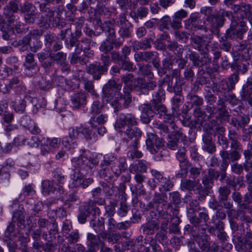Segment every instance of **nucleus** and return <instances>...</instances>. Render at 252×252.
<instances>
[{"label": "nucleus", "mask_w": 252, "mask_h": 252, "mask_svg": "<svg viewBox=\"0 0 252 252\" xmlns=\"http://www.w3.org/2000/svg\"><path fill=\"white\" fill-rule=\"evenodd\" d=\"M220 156L222 159L221 163L228 166L230 162H235L239 160L241 155L237 150H232L231 151L225 149L220 152Z\"/></svg>", "instance_id": "aec40b11"}, {"label": "nucleus", "mask_w": 252, "mask_h": 252, "mask_svg": "<svg viewBox=\"0 0 252 252\" xmlns=\"http://www.w3.org/2000/svg\"><path fill=\"white\" fill-rule=\"evenodd\" d=\"M107 118V115L105 114H101L96 118L93 116L90 119L89 124L92 128H96L97 127L96 123L103 125L106 122Z\"/></svg>", "instance_id": "8fccbe9b"}, {"label": "nucleus", "mask_w": 252, "mask_h": 252, "mask_svg": "<svg viewBox=\"0 0 252 252\" xmlns=\"http://www.w3.org/2000/svg\"><path fill=\"white\" fill-rule=\"evenodd\" d=\"M224 127L215 119L205 123L203 126V130L206 132L205 134L211 135L212 133H214V135H216L218 132Z\"/></svg>", "instance_id": "cd10ccee"}, {"label": "nucleus", "mask_w": 252, "mask_h": 252, "mask_svg": "<svg viewBox=\"0 0 252 252\" xmlns=\"http://www.w3.org/2000/svg\"><path fill=\"white\" fill-rule=\"evenodd\" d=\"M90 226L96 232L105 230V219L102 217L92 219L90 221Z\"/></svg>", "instance_id": "f704fd0d"}, {"label": "nucleus", "mask_w": 252, "mask_h": 252, "mask_svg": "<svg viewBox=\"0 0 252 252\" xmlns=\"http://www.w3.org/2000/svg\"><path fill=\"white\" fill-rule=\"evenodd\" d=\"M109 65L108 62H105L103 64L99 63L90 64L86 66L87 72L93 75L94 80H99L102 75L104 74L108 70V66Z\"/></svg>", "instance_id": "9d476101"}, {"label": "nucleus", "mask_w": 252, "mask_h": 252, "mask_svg": "<svg viewBox=\"0 0 252 252\" xmlns=\"http://www.w3.org/2000/svg\"><path fill=\"white\" fill-rule=\"evenodd\" d=\"M104 106L103 102L98 100H94L91 105L90 113L92 114L98 115L101 112Z\"/></svg>", "instance_id": "0e129e2a"}, {"label": "nucleus", "mask_w": 252, "mask_h": 252, "mask_svg": "<svg viewBox=\"0 0 252 252\" xmlns=\"http://www.w3.org/2000/svg\"><path fill=\"white\" fill-rule=\"evenodd\" d=\"M95 42L86 38H83L80 42L73 38L70 40V45L71 47L76 46V47H79L80 46V47H83L85 46L86 47H90L91 46H95Z\"/></svg>", "instance_id": "e433bc0d"}, {"label": "nucleus", "mask_w": 252, "mask_h": 252, "mask_svg": "<svg viewBox=\"0 0 252 252\" xmlns=\"http://www.w3.org/2000/svg\"><path fill=\"white\" fill-rule=\"evenodd\" d=\"M225 128L224 127L218 132L216 135H217L218 144L221 146L223 148L227 149L229 145V142L227 138L225 135Z\"/></svg>", "instance_id": "5fc2aeb1"}, {"label": "nucleus", "mask_w": 252, "mask_h": 252, "mask_svg": "<svg viewBox=\"0 0 252 252\" xmlns=\"http://www.w3.org/2000/svg\"><path fill=\"white\" fill-rule=\"evenodd\" d=\"M122 81L126 85L123 88L124 94L121 92L122 84L118 83L114 79H110L102 87V98L110 103L113 108L114 112L117 113L122 108L119 100L123 99V105L125 108H127L132 101V96L130 92L132 90L129 88V85H133L134 78L132 73H127L121 77Z\"/></svg>", "instance_id": "f257e3e1"}, {"label": "nucleus", "mask_w": 252, "mask_h": 252, "mask_svg": "<svg viewBox=\"0 0 252 252\" xmlns=\"http://www.w3.org/2000/svg\"><path fill=\"white\" fill-rule=\"evenodd\" d=\"M231 198L233 201L238 204L240 209H243L247 210L248 209V206L245 203H242L243 196L242 194L236 190H234L231 194Z\"/></svg>", "instance_id": "864d4df0"}, {"label": "nucleus", "mask_w": 252, "mask_h": 252, "mask_svg": "<svg viewBox=\"0 0 252 252\" xmlns=\"http://www.w3.org/2000/svg\"><path fill=\"white\" fill-rule=\"evenodd\" d=\"M154 45L157 47H175L177 46L175 42H173L169 35L166 33L159 35V38L155 42Z\"/></svg>", "instance_id": "c85d7f7f"}, {"label": "nucleus", "mask_w": 252, "mask_h": 252, "mask_svg": "<svg viewBox=\"0 0 252 252\" xmlns=\"http://www.w3.org/2000/svg\"><path fill=\"white\" fill-rule=\"evenodd\" d=\"M216 236L218 240L221 244V249L222 250L229 252L232 249V245L230 243L226 242L228 236L224 230L217 231Z\"/></svg>", "instance_id": "72a5a7b5"}, {"label": "nucleus", "mask_w": 252, "mask_h": 252, "mask_svg": "<svg viewBox=\"0 0 252 252\" xmlns=\"http://www.w3.org/2000/svg\"><path fill=\"white\" fill-rule=\"evenodd\" d=\"M187 137L184 134L180 129H177L176 130L171 132L170 134L168 135V141L167 142V147L171 150H175L178 147L180 139L185 140Z\"/></svg>", "instance_id": "2eb2a0df"}, {"label": "nucleus", "mask_w": 252, "mask_h": 252, "mask_svg": "<svg viewBox=\"0 0 252 252\" xmlns=\"http://www.w3.org/2000/svg\"><path fill=\"white\" fill-rule=\"evenodd\" d=\"M201 21L199 19L198 13H194L190 14L189 17L185 21V27L189 30H192L193 29H203V26L199 25Z\"/></svg>", "instance_id": "b1692460"}, {"label": "nucleus", "mask_w": 252, "mask_h": 252, "mask_svg": "<svg viewBox=\"0 0 252 252\" xmlns=\"http://www.w3.org/2000/svg\"><path fill=\"white\" fill-rule=\"evenodd\" d=\"M37 224L39 229H41L46 227L50 224H52V228L49 231L50 235L53 234H55L58 232V223L54 218L51 219V220L39 217L37 221Z\"/></svg>", "instance_id": "c756f323"}, {"label": "nucleus", "mask_w": 252, "mask_h": 252, "mask_svg": "<svg viewBox=\"0 0 252 252\" xmlns=\"http://www.w3.org/2000/svg\"><path fill=\"white\" fill-rule=\"evenodd\" d=\"M122 142L125 146H136V143H138L139 138L141 136L142 132L137 127L128 126L125 131H123Z\"/></svg>", "instance_id": "39448f33"}, {"label": "nucleus", "mask_w": 252, "mask_h": 252, "mask_svg": "<svg viewBox=\"0 0 252 252\" xmlns=\"http://www.w3.org/2000/svg\"><path fill=\"white\" fill-rule=\"evenodd\" d=\"M141 114L140 120L145 124H149L152 119L157 114V112L154 109L153 104L152 103H144L139 108Z\"/></svg>", "instance_id": "4468645a"}, {"label": "nucleus", "mask_w": 252, "mask_h": 252, "mask_svg": "<svg viewBox=\"0 0 252 252\" xmlns=\"http://www.w3.org/2000/svg\"><path fill=\"white\" fill-rule=\"evenodd\" d=\"M173 204L171 203H168L165 205V211L168 212V215L172 218H174L175 217H179V209L178 207L174 206Z\"/></svg>", "instance_id": "338daca9"}, {"label": "nucleus", "mask_w": 252, "mask_h": 252, "mask_svg": "<svg viewBox=\"0 0 252 252\" xmlns=\"http://www.w3.org/2000/svg\"><path fill=\"white\" fill-rule=\"evenodd\" d=\"M81 79L84 84V88L85 90L88 93H90L92 95L94 96L96 98L98 97L99 95L94 89V81L84 77H82Z\"/></svg>", "instance_id": "37998d69"}, {"label": "nucleus", "mask_w": 252, "mask_h": 252, "mask_svg": "<svg viewBox=\"0 0 252 252\" xmlns=\"http://www.w3.org/2000/svg\"><path fill=\"white\" fill-rule=\"evenodd\" d=\"M212 11V8L209 6H204L200 9V13L206 16L204 19V23L206 26H209L210 23H212L214 19Z\"/></svg>", "instance_id": "a18cd8bd"}, {"label": "nucleus", "mask_w": 252, "mask_h": 252, "mask_svg": "<svg viewBox=\"0 0 252 252\" xmlns=\"http://www.w3.org/2000/svg\"><path fill=\"white\" fill-rule=\"evenodd\" d=\"M248 28L244 21L238 23L235 20L231 21L230 28L227 30V35L230 37L243 38V34L247 32Z\"/></svg>", "instance_id": "9b49d317"}, {"label": "nucleus", "mask_w": 252, "mask_h": 252, "mask_svg": "<svg viewBox=\"0 0 252 252\" xmlns=\"http://www.w3.org/2000/svg\"><path fill=\"white\" fill-rule=\"evenodd\" d=\"M147 136L146 140L147 149L153 154L157 153L158 149L164 146L162 140L153 133H148Z\"/></svg>", "instance_id": "dca6fc26"}, {"label": "nucleus", "mask_w": 252, "mask_h": 252, "mask_svg": "<svg viewBox=\"0 0 252 252\" xmlns=\"http://www.w3.org/2000/svg\"><path fill=\"white\" fill-rule=\"evenodd\" d=\"M184 84L183 79L175 80V82L168 91L176 94H182V86Z\"/></svg>", "instance_id": "774afa93"}, {"label": "nucleus", "mask_w": 252, "mask_h": 252, "mask_svg": "<svg viewBox=\"0 0 252 252\" xmlns=\"http://www.w3.org/2000/svg\"><path fill=\"white\" fill-rule=\"evenodd\" d=\"M129 170L131 173L142 174L146 172L147 166L142 160H139L137 163L130 165Z\"/></svg>", "instance_id": "79ce46f5"}, {"label": "nucleus", "mask_w": 252, "mask_h": 252, "mask_svg": "<svg viewBox=\"0 0 252 252\" xmlns=\"http://www.w3.org/2000/svg\"><path fill=\"white\" fill-rule=\"evenodd\" d=\"M19 2L18 0L11 1L4 8L3 14L9 24H14L15 21L14 13L17 12L19 10Z\"/></svg>", "instance_id": "412c9836"}, {"label": "nucleus", "mask_w": 252, "mask_h": 252, "mask_svg": "<svg viewBox=\"0 0 252 252\" xmlns=\"http://www.w3.org/2000/svg\"><path fill=\"white\" fill-rule=\"evenodd\" d=\"M118 205L116 200L110 201L109 203L104 206L105 213L108 217H113L116 213V208Z\"/></svg>", "instance_id": "bf43d9fd"}, {"label": "nucleus", "mask_w": 252, "mask_h": 252, "mask_svg": "<svg viewBox=\"0 0 252 252\" xmlns=\"http://www.w3.org/2000/svg\"><path fill=\"white\" fill-rule=\"evenodd\" d=\"M232 242L238 252H245L247 251L246 242L244 240L242 234L233 235Z\"/></svg>", "instance_id": "473e14b6"}, {"label": "nucleus", "mask_w": 252, "mask_h": 252, "mask_svg": "<svg viewBox=\"0 0 252 252\" xmlns=\"http://www.w3.org/2000/svg\"><path fill=\"white\" fill-rule=\"evenodd\" d=\"M138 143H136V146H125L127 149H130L127 153V156L129 158L133 159L135 158H140L142 157V153L138 150Z\"/></svg>", "instance_id": "603ef678"}, {"label": "nucleus", "mask_w": 252, "mask_h": 252, "mask_svg": "<svg viewBox=\"0 0 252 252\" xmlns=\"http://www.w3.org/2000/svg\"><path fill=\"white\" fill-rule=\"evenodd\" d=\"M202 140L203 142L202 150L209 154H213L217 150L216 144L213 141L212 136L208 134H204L202 135Z\"/></svg>", "instance_id": "a878e982"}, {"label": "nucleus", "mask_w": 252, "mask_h": 252, "mask_svg": "<svg viewBox=\"0 0 252 252\" xmlns=\"http://www.w3.org/2000/svg\"><path fill=\"white\" fill-rule=\"evenodd\" d=\"M219 113L216 119L220 122H229L230 115L225 107H220L218 109Z\"/></svg>", "instance_id": "680f3d73"}, {"label": "nucleus", "mask_w": 252, "mask_h": 252, "mask_svg": "<svg viewBox=\"0 0 252 252\" xmlns=\"http://www.w3.org/2000/svg\"><path fill=\"white\" fill-rule=\"evenodd\" d=\"M40 9L42 12H47V15L49 17V22L52 24L53 26L59 25L61 21L60 12H55V11L47 8V4L45 3L40 4Z\"/></svg>", "instance_id": "5701e85b"}, {"label": "nucleus", "mask_w": 252, "mask_h": 252, "mask_svg": "<svg viewBox=\"0 0 252 252\" xmlns=\"http://www.w3.org/2000/svg\"><path fill=\"white\" fill-rule=\"evenodd\" d=\"M231 15V12L226 11L222 8L216 10L215 14H213L214 19L212 23H210L209 25L211 31L213 33H218L219 28L224 25L225 20V17L229 18Z\"/></svg>", "instance_id": "423d86ee"}, {"label": "nucleus", "mask_w": 252, "mask_h": 252, "mask_svg": "<svg viewBox=\"0 0 252 252\" xmlns=\"http://www.w3.org/2000/svg\"><path fill=\"white\" fill-rule=\"evenodd\" d=\"M194 189L195 188L198 194L199 200H204L207 196L212 192V188L208 184L207 182L202 177V183L203 186L200 183L199 179L194 180Z\"/></svg>", "instance_id": "a211bd4d"}, {"label": "nucleus", "mask_w": 252, "mask_h": 252, "mask_svg": "<svg viewBox=\"0 0 252 252\" xmlns=\"http://www.w3.org/2000/svg\"><path fill=\"white\" fill-rule=\"evenodd\" d=\"M250 122V117L249 115L238 114L237 115H234V116L232 117L229 124L237 129L241 128L243 131H245L247 130L246 126Z\"/></svg>", "instance_id": "6ab92c4d"}, {"label": "nucleus", "mask_w": 252, "mask_h": 252, "mask_svg": "<svg viewBox=\"0 0 252 252\" xmlns=\"http://www.w3.org/2000/svg\"><path fill=\"white\" fill-rule=\"evenodd\" d=\"M198 53H191L189 58L193 62L194 66L205 65L210 62L208 56V48H198Z\"/></svg>", "instance_id": "ddd939ff"}, {"label": "nucleus", "mask_w": 252, "mask_h": 252, "mask_svg": "<svg viewBox=\"0 0 252 252\" xmlns=\"http://www.w3.org/2000/svg\"><path fill=\"white\" fill-rule=\"evenodd\" d=\"M156 87L157 83L155 81L145 82L141 78H137L134 81L133 85H129L131 90L137 88L143 94H147L149 91L154 90Z\"/></svg>", "instance_id": "f8f14e48"}, {"label": "nucleus", "mask_w": 252, "mask_h": 252, "mask_svg": "<svg viewBox=\"0 0 252 252\" xmlns=\"http://www.w3.org/2000/svg\"><path fill=\"white\" fill-rule=\"evenodd\" d=\"M167 195L165 193L161 191V192H156L154 193L153 200L154 202L156 204L158 205L157 207L159 206V205L161 204L162 206H165L167 203Z\"/></svg>", "instance_id": "6e6d98bb"}, {"label": "nucleus", "mask_w": 252, "mask_h": 252, "mask_svg": "<svg viewBox=\"0 0 252 252\" xmlns=\"http://www.w3.org/2000/svg\"><path fill=\"white\" fill-rule=\"evenodd\" d=\"M153 56V52L149 51L137 52L134 55L137 62L147 61L152 59Z\"/></svg>", "instance_id": "052dcab7"}, {"label": "nucleus", "mask_w": 252, "mask_h": 252, "mask_svg": "<svg viewBox=\"0 0 252 252\" xmlns=\"http://www.w3.org/2000/svg\"><path fill=\"white\" fill-rule=\"evenodd\" d=\"M131 32V25L127 21L121 23V29L119 33L122 37H129Z\"/></svg>", "instance_id": "13d9d810"}, {"label": "nucleus", "mask_w": 252, "mask_h": 252, "mask_svg": "<svg viewBox=\"0 0 252 252\" xmlns=\"http://www.w3.org/2000/svg\"><path fill=\"white\" fill-rule=\"evenodd\" d=\"M251 87L243 86L240 95L244 101L248 102V104L252 107V92L251 91Z\"/></svg>", "instance_id": "3c124183"}, {"label": "nucleus", "mask_w": 252, "mask_h": 252, "mask_svg": "<svg viewBox=\"0 0 252 252\" xmlns=\"http://www.w3.org/2000/svg\"><path fill=\"white\" fill-rule=\"evenodd\" d=\"M91 194L94 200H96V202L99 205H104L106 203V200L102 196V189L100 187H97L91 191Z\"/></svg>", "instance_id": "49530a36"}, {"label": "nucleus", "mask_w": 252, "mask_h": 252, "mask_svg": "<svg viewBox=\"0 0 252 252\" xmlns=\"http://www.w3.org/2000/svg\"><path fill=\"white\" fill-rule=\"evenodd\" d=\"M65 239L68 244H73L78 242L80 239V235L78 230H75L69 232H66L64 235Z\"/></svg>", "instance_id": "e2e57ef3"}, {"label": "nucleus", "mask_w": 252, "mask_h": 252, "mask_svg": "<svg viewBox=\"0 0 252 252\" xmlns=\"http://www.w3.org/2000/svg\"><path fill=\"white\" fill-rule=\"evenodd\" d=\"M235 188L236 184L234 180H229L226 185L220 186L218 189V198L222 207L226 209H231L233 208V203L229 199L231 194L230 187Z\"/></svg>", "instance_id": "7ed1b4c3"}, {"label": "nucleus", "mask_w": 252, "mask_h": 252, "mask_svg": "<svg viewBox=\"0 0 252 252\" xmlns=\"http://www.w3.org/2000/svg\"><path fill=\"white\" fill-rule=\"evenodd\" d=\"M88 161V158L80 157L78 158H74L71 160L72 167L80 169L82 172H85V167L87 166L86 162Z\"/></svg>", "instance_id": "58836bf2"}, {"label": "nucleus", "mask_w": 252, "mask_h": 252, "mask_svg": "<svg viewBox=\"0 0 252 252\" xmlns=\"http://www.w3.org/2000/svg\"><path fill=\"white\" fill-rule=\"evenodd\" d=\"M154 98L151 100V103L153 104L154 109L157 112L159 117L164 116L166 119H170L171 114L167 113V109L162 102L165 99V93L163 89H160L153 95Z\"/></svg>", "instance_id": "f03ea898"}, {"label": "nucleus", "mask_w": 252, "mask_h": 252, "mask_svg": "<svg viewBox=\"0 0 252 252\" xmlns=\"http://www.w3.org/2000/svg\"><path fill=\"white\" fill-rule=\"evenodd\" d=\"M71 100L72 107L76 109L81 108L87 104V95L82 92L74 94L71 97Z\"/></svg>", "instance_id": "bb28decb"}, {"label": "nucleus", "mask_w": 252, "mask_h": 252, "mask_svg": "<svg viewBox=\"0 0 252 252\" xmlns=\"http://www.w3.org/2000/svg\"><path fill=\"white\" fill-rule=\"evenodd\" d=\"M248 64H249V63L247 61H245L244 63L241 62H235L231 64V68L235 70L236 71L235 73H238V74L240 73H244L247 71Z\"/></svg>", "instance_id": "4d7b16f0"}, {"label": "nucleus", "mask_w": 252, "mask_h": 252, "mask_svg": "<svg viewBox=\"0 0 252 252\" xmlns=\"http://www.w3.org/2000/svg\"><path fill=\"white\" fill-rule=\"evenodd\" d=\"M166 223L165 222H162L161 221L160 226H159L160 229L156 234L155 236V238L160 243H163L164 241L167 239V230Z\"/></svg>", "instance_id": "a19ab883"}, {"label": "nucleus", "mask_w": 252, "mask_h": 252, "mask_svg": "<svg viewBox=\"0 0 252 252\" xmlns=\"http://www.w3.org/2000/svg\"><path fill=\"white\" fill-rule=\"evenodd\" d=\"M138 123L135 116L131 113H122L119 115V119L115 124L116 129L122 132L125 126H136Z\"/></svg>", "instance_id": "1a4fd4ad"}, {"label": "nucleus", "mask_w": 252, "mask_h": 252, "mask_svg": "<svg viewBox=\"0 0 252 252\" xmlns=\"http://www.w3.org/2000/svg\"><path fill=\"white\" fill-rule=\"evenodd\" d=\"M208 175H205L203 178L207 182L208 184L213 188L214 185V180H217L219 179L220 171L215 169L210 168L208 170Z\"/></svg>", "instance_id": "4c0bfd02"}, {"label": "nucleus", "mask_w": 252, "mask_h": 252, "mask_svg": "<svg viewBox=\"0 0 252 252\" xmlns=\"http://www.w3.org/2000/svg\"><path fill=\"white\" fill-rule=\"evenodd\" d=\"M161 118L163 119V123L158 124L156 121L153 123V127L157 128L161 135H168L171 133L172 131L178 129L174 123V117L172 115L170 119H166L164 116H162L160 118Z\"/></svg>", "instance_id": "0eeeda50"}, {"label": "nucleus", "mask_w": 252, "mask_h": 252, "mask_svg": "<svg viewBox=\"0 0 252 252\" xmlns=\"http://www.w3.org/2000/svg\"><path fill=\"white\" fill-rule=\"evenodd\" d=\"M213 88H216L218 92L223 94V95L232 91L228 84L227 80H221L219 84L214 83Z\"/></svg>", "instance_id": "de8ad7c7"}, {"label": "nucleus", "mask_w": 252, "mask_h": 252, "mask_svg": "<svg viewBox=\"0 0 252 252\" xmlns=\"http://www.w3.org/2000/svg\"><path fill=\"white\" fill-rule=\"evenodd\" d=\"M26 67L25 74L29 77H32L36 75L39 70V68L35 63L32 64H25Z\"/></svg>", "instance_id": "69168bd1"}, {"label": "nucleus", "mask_w": 252, "mask_h": 252, "mask_svg": "<svg viewBox=\"0 0 252 252\" xmlns=\"http://www.w3.org/2000/svg\"><path fill=\"white\" fill-rule=\"evenodd\" d=\"M160 218L161 222H165L166 223L167 229L168 228L169 234H177L180 233V229L179 224L181 222L180 217L172 218L169 215L167 211H163L160 214Z\"/></svg>", "instance_id": "6e6552de"}, {"label": "nucleus", "mask_w": 252, "mask_h": 252, "mask_svg": "<svg viewBox=\"0 0 252 252\" xmlns=\"http://www.w3.org/2000/svg\"><path fill=\"white\" fill-rule=\"evenodd\" d=\"M192 43L197 47H207L209 46V42L207 37L194 36L191 38Z\"/></svg>", "instance_id": "09e8293b"}, {"label": "nucleus", "mask_w": 252, "mask_h": 252, "mask_svg": "<svg viewBox=\"0 0 252 252\" xmlns=\"http://www.w3.org/2000/svg\"><path fill=\"white\" fill-rule=\"evenodd\" d=\"M125 165V161L117 159L116 161L111 165V171L116 177H119L122 171L126 170Z\"/></svg>", "instance_id": "ea45409f"}, {"label": "nucleus", "mask_w": 252, "mask_h": 252, "mask_svg": "<svg viewBox=\"0 0 252 252\" xmlns=\"http://www.w3.org/2000/svg\"><path fill=\"white\" fill-rule=\"evenodd\" d=\"M87 239L89 241L87 244V250L98 249L99 243L97 235L89 233L87 236Z\"/></svg>", "instance_id": "c03bdc74"}, {"label": "nucleus", "mask_w": 252, "mask_h": 252, "mask_svg": "<svg viewBox=\"0 0 252 252\" xmlns=\"http://www.w3.org/2000/svg\"><path fill=\"white\" fill-rule=\"evenodd\" d=\"M115 21L114 19H109L103 23H101L100 27L103 31L108 32V35L106 39V42L104 47H108L109 46L119 47L122 45V41H117L115 39V32L114 30Z\"/></svg>", "instance_id": "20e7f679"}, {"label": "nucleus", "mask_w": 252, "mask_h": 252, "mask_svg": "<svg viewBox=\"0 0 252 252\" xmlns=\"http://www.w3.org/2000/svg\"><path fill=\"white\" fill-rule=\"evenodd\" d=\"M208 235H206L204 237L198 236L195 237V239L198 246H199L200 252H216L219 249V246L217 244H214V246H212V248H210V243L208 241L207 237Z\"/></svg>", "instance_id": "4be33fe9"}, {"label": "nucleus", "mask_w": 252, "mask_h": 252, "mask_svg": "<svg viewBox=\"0 0 252 252\" xmlns=\"http://www.w3.org/2000/svg\"><path fill=\"white\" fill-rule=\"evenodd\" d=\"M159 228V224L158 220H150L142 225L140 230L144 235H153Z\"/></svg>", "instance_id": "393cba45"}, {"label": "nucleus", "mask_w": 252, "mask_h": 252, "mask_svg": "<svg viewBox=\"0 0 252 252\" xmlns=\"http://www.w3.org/2000/svg\"><path fill=\"white\" fill-rule=\"evenodd\" d=\"M78 128L75 129L74 127H70L68 129V135L65 136L63 139V144L65 147L70 148V146L74 144V140H75L78 136Z\"/></svg>", "instance_id": "7c9ffc66"}, {"label": "nucleus", "mask_w": 252, "mask_h": 252, "mask_svg": "<svg viewBox=\"0 0 252 252\" xmlns=\"http://www.w3.org/2000/svg\"><path fill=\"white\" fill-rule=\"evenodd\" d=\"M12 221L17 222V225L20 228H24L25 227V216L24 215V209L21 208L20 209L15 211L13 213Z\"/></svg>", "instance_id": "c9c22d12"}, {"label": "nucleus", "mask_w": 252, "mask_h": 252, "mask_svg": "<svg viewBox=\"0 0 252 252\" xmlns=\"http://www.w3.org/2000/svg\"><path fill=\"white\" fill-rule=\"evenodd\" d=\"M21 123L23 126L28 129L32 134L37 135L40 133V129L30 118L27 116L23 117Z\"/></svg>", "instance_id": "2f4dec72"}, {"label": "nucleus", "mask_w": 252, "mask_h": 252, "mask_svg": "<svg viewBox=\"0 0 252 252\" xmlns=\"http://www.w3.org/2000/svg\"><path fill=\"white\" fill-rule=\"evenodd\" d=\"M193 116L194 120L190 121L191 128H196L202 126L203 123L209 120L206 112L200 107H197L193 110Z\"/></svg>", "instance_id": "f3484780"}]
</instances>
